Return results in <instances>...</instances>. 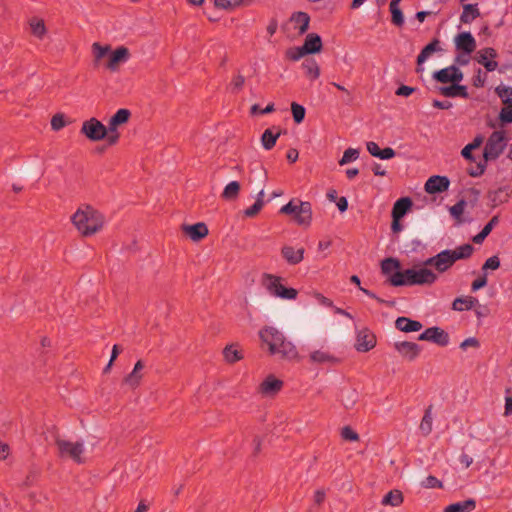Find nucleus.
<instances>
[{
	"instance_id": "nucleus-1",
	"label": "nucleus",
	"mask_w": 512,
	"mask_h": 512,
	"mask_svg": "<svg viewBox=\"0 0 512 512\" xmlns=\"http://www.w3.org/2000/svg\"><path fill=\"white\" fill-rule=\"evenodd\" d=\"M507 145V138L504 131H494L488 138L484 151L483 159L471 165L467 171L472 177H478L482 175L486 168V163L491 160L497 159L503 152Z\"/></svg>"
},
{
	"instance_id": "nucleus-2",
	"label": "nucleus",
	"mask_w": 512,
	"mask_h": 512,
	"mask_svg": "<svg viewBox=\"0 0 512 512\" xmlns=\"http://www.w3.org/2000/svg\"><path fill=\"white\" fill-rule=\"evenodd\" d=\"M261 340L268 345L271 355H279L283 359H295L298 356L296 346L287 341L284 335L274 327H266L260 331Z\"/></svg>"
},
{
	"instance_id": "nucleus-3",
	"label": "nucleus",
	"mask_w": 512,
	"mask_h": 512,
	"mask_svg": "<svg viewBox=\"0 0 512 512\" xmlns=\"http://www.w3.org/2000/svg\"><path fill=\"white\" fill-rule=\"evenodd\" d=\"M72 223L83 236H91L104 225V216L90 205L78 208L71 217Z\"/></svg>"
},
{
	"instance_id": "nucleus-4",
	"label": "nucleus",
	"mask_w": 512,
	"mask_h": 512,
	"mask_svg": "<svg viewBox=\"0 0 512 512\" xmlns=\"http://www.w3.org/2000/svg\"><path fill=\"white\" fill-rule=\"evenodd\" d=\"M437 276L427 268L419 270L407 269L405 271H396L389 277L388 282L391 286L399 287L405 285H424L435 282Z\"/></svg>"
},
{
	"instance_id": "nucleus-5",
	"label": "nucleus",
	"mask_w": 512,
	"mask_h": 512,
	"mask_svg": "<svg viewBox=\"0 0 512 512\" xmlns=\"http://www.w3.org/2000/svg\"><path fill=\"white\" fill-rule=\"evenodd\" d=\"M263 285L267 291L277 298L294 300L298 295V291L292 287H285L282 282L284 279L269 273L263 274Z\"/></svg>"
},
{
	"instance_id": "nucleus-6",
	"label": "nucleus",
	"mask_w": 512,
	"mask_h": 512,
	"mask_svg": "<svg viewBox=\"0 0 512 512\" xmlns=\"http://www.w3.org/2000/svg\"><path fill=\"white\" fill-rule=\"evenodd\" d=\"M55 444L59 450V455L61 457H69L77 464H83L85 459L82 457L84 452V444L83 442H70L67 440H63L57 438Z\"/></svg>"
},
{
	"instance_id": "nucleus-7",
	"label": "nucleus",
	"mask_w": 512,
	"mask_h": 512,
	"mask_svg": "<svg viewBox=\"0 0 512 512\" xmlns=\"http://www.w3.org/2000/svg\"><path fill=\"white\" fill-rule=\"evenodd\" d=\"M80 132L90 141H100L106 138L108 129L97 118H90L82 123Z\"/></svg>"
},
{
	"instance_id": "nucleus-8",
	"label": "nucleus",
	"mask_w": 512,
	"mask_h": 512,
	"mask_svg": "<svg viewBox=\"0 0 512 512\" xmlns=\"http://www.w3.org/2000/svg\"><path fill=\"white\" fill-rule=\"evenodd\" d=\"M455 46L458 51L463 52L464 57L463 60H461L460 57H458V63L466 64L468 62L470 54L476 48V42L470 32H463L455 37Z\"/></svg>"
},
{
	"instance_id": "nucleus-9",
	"label": "nucleus",
	"mask_w": 512,
	"mask_h": 512,
	"mask_svg": "<svg viewBox=\"0 0 512 512\" xmlns=\"http://www.w3.org/2000/svg\"><path fill=\"white\" fill-rule=\"evenodd\" d=\"M496 91L503 102L500 119L504 123H512V88L499 86Z\"/></svg>"
},
{
	"instance_id": "nucleus-10",
	"label": "nucleus",
	"mask_w": 512,
	"mask_h": 512,
	"mask_svg": "<svg viewBox=\"0 0 512 512\" xmlns=\"http://www.w3.org/2000/svg\"><path fill=\"white\" fill-rule=\"evenodd\" d=\"M130 56L131 54L127 47L119 46L110 52L105 67L111 72H116L119 70L120 64L127 62L130 59Z\"/></svg>"
},
{
	"instance_id": "nucleus-11",
	"label": "nucleus",
	"mask_w": 512,
	"mask_h": 512,
	"mask_svg": "<svg viewBox=\"0 0 512 512\" xmlns=\"http://www.w3.org/2000/svg\"><path fill=\"white\" fill-rule=\"evenodd\" d=\"M377 343L375 334L368 328L358 331L356 336L355 348L358 352H368L372 350Z\"/></svg>"
},
{
	"instance_id": "nucleus-12",
	"label": "nucleus",
	"mask_w": 512,
	"mask_h": 512,
	"mask_svg": "<svg viewBox=\"0 0 512 512\" xmlns=\"http://www.w3.org/2000/svg\"><path fill=\"white\" fill-rule=\"evenodd\" d=\"M418 340L430 341L439 346H446L448 344V333L439 327H430L419 335Z\"/></svg>"
},
{
	"instance_id": "nucleus-13",
	"label": "nucleus",
	"mask_w": 512,
	"mask_h": 512,
	"mask_svg": "<svg viewBox=\"0 0 512 512\" xmlns=\"http://www.w3.org/2000/svg\"><path fill=\"white\" fill-rule=\"evenodd\" d=\"M297 212L293 216V220L298 225L310 226L312 221V205L307 201L298 200Z\"/></svg>"
},
{
	"instance_id": "nucleus-14",
	"label": "nucleus",
	"mask_w": 512,
	"mask_h": 512,
	"mask_svg": "<svg viewBox=\"0 0 512 512\" xmlns=\"http://www.w3.org/2000/svg\"><path fill=\"white\" fill-rule=\"evenodd\" d=\"M283 381L274 375H268L259 386V392L265 396H274L283 388Z\"/></svg>"
},
{
	"instance_id": "nucleus-15",
	"label": "nucleus",
	"mask_w": 512,
	"mask_h": 512,
	"mask_svg": "<svg viewBox=\"0 0 512 512\" xmlns=\"http://www.w3.org/2000/svg\"><path fill=\"white\" fill-rule=\"evenodd\" d=\"M497 57V52L494 48H484L477 52V61L483 65L487 71L492 72L497 69L498 63L493 59Z\"/></svg>"
},
{
	"instance_id": "nucleus-16",
	"label": "nucleus",
	"mask_w": 512,
	"mask_h": 512,
	"mask_svg": "<svg viewBox=\"0 0 512 512\" xmlns=\"http://www.w3.org/2000/svg\"><path fill=\"white\" fill-rule=\"evenodd\" d=\"M181 229L192 241L195 242L202 240L209 233L207 225L203 222H198L193 225L183 224Z\"/></svg>"
},
{
	"instance_id": "nucleus-17",
	"label": "nucleus",
	"mask_w": 512,
	"mask_h": 512,
	"mask_svg": "<svg viewBox=\"0 0 512 512\" xmlns=\"http://www.w3.org/2000/svg\"><path fill=\"white\" fill-rule=\"evenodd\" d=\"M424 189L428 194H436L448 190V176L433 175L429 177Z\"/></svg>"
},
{
	"instance_id": "nucleus-18",
	"label": "nucleus",
	"mask_w": 512,
	"mask_h": 512,
	"mask_svg": "<svg viewBox=\"0 0 512 512\" xmlns=\"http://www.w3.org/2000/svg\"><path fill=\"white\" fill-rule=\"evenodd\" d=\"M395 349L405 358L412 361L421 352V347L415 343V342H409V341H403V342H396L395 343Z\"/></svg>"
},
{
	"instance_id": "nucleus-19",
	"label": "nucleus",
	"mask_w": 512,
	"mask_h": 512,
	"mask_svg": "<svg viewBox=\"0 0 512 512\" xmlns=\"http://www.w3.org/2000/svg\"><path fill=\"white\" fill-rule=\"evenodd\" d=\"M305 249L303 247L295 249L292 246L284 245L281 248V255L289 265H297L304 259Z\"/></svg>"
},
{
	"instance_id": "nucleus-20",
	"label": "nucleus",
	"mask_w": 512,
	"mask_h": 512,
	"mask_svg": "<svg viewBox=\"0 0 512 512\" xmlns=\"http://www.w3.org/2000/svg\"><path fill=\"white\" fill-rule=\"evenodd\" d=\"M367 151L373 156L381 160H388L396 155V152L391 147L381 149L376 142L369 141L366 143Z\"/></svg>"
},
{
	"instance_id": "nucleus-21",
	"label": "nucleus",
	"mask_w": 512,
	"mask_h": 512,
	"mask_svg": "<svg viewBox=\"0 0 512 512\" xmlns=\"http://www.w3.org/2000/svg\"><path fill=\"white\" fill-rule=\"evenodd\" d=\"M282 134L280 127L273 126L272 128L266 129L261 135V144L264 149L271 150L275 144L277 139Z\"/></svg>"
},
{
	"instance_id": "nucleus-22",
	"label": "nucleus",
	"mask_w": 512,
	"mask_h": 512,
	"mask_svg": "<svg viewBox=\"0 0 512 512\" xmlns=\"http://www.w3.org/2000/svg\"><path fill=\"white\" fill-rule=\"evenodd\" d=\"M437 51H443L440 47V42L437 38H434L430 43H428L417 56V72L421 70L420 66L426 61V59Z\"/></svg>"
},
{
	"instance_id": "nucleus-23",
	"label": "nucleus",
	"mask_w": 512,
	"mask_h": 512,
	"mask_svg": "<svg viewBox=\"0 0 512 512\" xmlns=\"http://www.w3.org/2000/svg\"><path fill=\"white\" fill-rule=\"evenodd\" d=\"M302 46L307 55H309L321 52L323 43L320 35L317 33H310L306 36Z\"/></svg>"
},
{
	"instance_id": "nucleus-24",
	"label": "nucleus",
	"mask_w": 512,
	"mask_h": 512,
	"mask_svg": "<svg viewBox=\"0 0 512 512\" xmlns=\"http://www.w3.org/2000/svg\"><path fill=\"white\" fill-rule=\"evenodd\" d=\"M223 356L229 364H234L244 358L243 350L238 343L226 345L223 349Z\"/></svg>"
},
{
	"instance_id": "nucleus-25",
	"label": "nucleus",
	"mask_w": 512,
	"mask_h": 512,
	"mask_svg": "<svg viewBox=\"0 0 512 512\" xmlns=\"http://www.w3.org/2000/svg\"><path fill=\"white\" fill-rule=\"evenodd\" d=\"M413 202L409 197L399 198L393 205L391 217L402 219L412 208Z\"/></svg>"
},
{
	"instance_id": "nucleus-26",
	"label": "nucleus",
	"mask_w": 512,
	"mask_h": 512,
	"mask_svg": "<svg viewBox=\"0 0 512 512\" xmlns=\"http://www.w3.org/2000/svg\"><path fill=\"white\" fill-rule=\"evenodd\" d=\"M395 327L402 332H416L422 329L423 325L417 320L408 317H398L395 321Z\"/></svg>"
},
{
	"instance_id": "nucleus-27",
	"label": "nucleus",
	"mask_w": 512,
	"mask_h": 512,
	"mask_svg": "<svg viewBox=\"0 0 512 512\" xmlns=\"http://www.w3.org/2000/svg\"><path fill=\"white\" fill-rule=\"evenodd\" d=\"M474 251V247L471 244H463L456 247L454 250H450V266H452L457 260L469 258Z\"/></svg>"
},
{
	"instance_id": "nucleus-28",
	"label": "nucleus",
	"mask_w": 512,
	"mask_h": 512,
	"mask_svg": "<svg viewBox=\"0 0 512 512\" xmlns=\"http://www.w3.org/2000/svg\"><path fill=\"white\" fill-rule=\"evenodd\" d=\"M425 263L427 265L435 266L439 272L446 271L448 269V249H445L436 256L429 258Z\"/></svg>"
},
{
	"instance_id": "nucleus-29",
	"label": "nucleus",
	"mask_w": 512,
	"mask_h": 512,
	"mask_svg": "<svg viewBox=\"0 0 512 512\" xmlns=\"http://www.w3.org/2000/svg\"><path fill=\"white\" fill-rule=\"evenodd\" d=\"M511 189L509 186L499 187L491 191L489 197L495 206L507 202L510 198Z\"/></svg>"
},
{
	"instance_id": "nucleus-30",
	"label": "nucleus",
	"mask_w": 512,
	"mask_h": 512,
	"mask_svg": "<svg viewBox=\"0 0 512 512\" xmlns=\"http://www.w3.org/2000/svg\"><path fill=\"white\" fill-rule=\"evenodd\" d=\"M400 2L401 0H391L389 4L391 22L397 27H402L404 24V15L399 7Z\"/></svg>"
},
{
	"instance_id": "nucleus-31",
	"label": "nucleus",
	"mask_w": 512,
	"mask_h": 512,
	"mask_svg": "<svg viewBox=\"0 0 512 512\" xmlns=\"http://www.w3.org/2000/svg\"><path fill=\"white\" fill-rule=\"evenodd\" d=\"M480 16V11L477 4H465L463 5V12L460 16L462 23L468 24L474 21Z\"/></svg>"
},
{
	"instance_id": "nucleus-32",
	"label": "nucleus",
	"mask_w": 512,
	"mask_h": 512,
	"mask_svg": "<svg viewBox=\"0 0 512 512\" xmlns=\"http://www.w3.org/2000/svg\"><path fill=\"white\" fill-rule=\"evenodd\" d=\"M291 20L295 23L299 34H304L309 28L310 16L306 12H295Z\"/></svg>"
},
{
	"instance_id": "nucleus-33",
	"label": "nucleus",
	"mask_w": 512,
	"mask_h": 512,
	"mask_svg": "<svg viewBox=\"0 0 512 512\" xmlns=\"http://www.w3.org/2000/svg\"><path fill=\"white\" fill-rule=\"evenodd\" d=\"M302 67L305 70V75L311 79L316 80L320 76V68L316 60L313 58L305 59L302 63Z\"/></svg>"
},
{
	"instance_id": "nucleus-34",
	"label": "nucleus",
	"mask_w": 512,
	"mask_h": 512,
	"mask_svg": "<svg viewBox=\"0 0 512 512\" xmlns=\"http://www.w3.org/2000/svg\"><path fill=\"white\" fill-rule=\"evenodd\" d=\"M478 303V300L472 296H465L461 298H456L453 301L452 308L457 311H465L470 310Z\"/></svg>"
},
{
	"instance_id": "nucleus-35",
	"label": "nucleus",
	"mask_w": 512,
	"mask_h": 512,
	"mask_svg": "<svg viewBox=\"0 0 512 512\" xmlns=\"http://www.w3.org/2000/svg\"><path fill=\"white\" fill-rule=\"evenodd\" d=\"M350 281L354 284H356L359 289L365 294L367 295L368 297L372 298V299H375L378 303H381V304H385L389 307H394L395 306V301L394 300H384L380 297H378L374 292L368 290V289H365V288H362L360 286V278L357 276V275H352L350 277Z\"/></svg>"
},
{
	"instance_id": "nucleus-36",
	"label": "nucleus",
	"mask_w": 512,
	"mask_h": 512,
	"mask_svg": "<svg viewBox=\"0 0 512 512\" xmlns=\"http://www.w3.org/2000/svg\"><path fill=\"white\" fill-rule=\"evenodd\" d=\"M240 189V183L238 181H232L225 186L221 197L227 201L235 200L239 196Z\"/></svg>"
},
{
	"instance_id": "nucleus-37",
	"label": "nucleus",
	"mask_w": 512,
	"mask_h": 512,
	"mask_svg": "<svg viewBox=\"0 0 512 512\" xmlns=\"http://www.w3.org/2000/svg\"><path fill=\"white\" fill-rule=\"evenodd\" d=\"M403 503V494L400 490L389 491L382 499V505L399 506Z\"/></svg>"
},
{
	"instance_id": "nucleus-38",
	"label": "nucleus",
	"mask_w": 512,
	"mask_h": 512,
	"mask_svg": "<svg viewBox=\"0 0 512 512\" xmlns=\"http://www.w3.org/2000/svg\"><path fill=\"white\" fill-rule=\"evenodd\" d=\"M400 261L396 258H385L381 262V271L384 275H393L392 272L399 271Z\"/></svg>"
},
{
	"instance_id": "nucleus-39",
	"label": "nucleus",
	"mask_w": 512,
	"mask_h": 512,
	"mask_svg": "<svg viewBox=\"0 0 512 512\" xmlns=\"http://www.w3.org/2000/svg\"><path fill=\"white\" fill-rule=\"evenodd\" d=\"M30 28L32 34L38 39H43L47 32L44 20L38 18H33L30 20Z\"/></svg>"
},
{
	"instance_id": "nucleus-40",
	"label": "nucleus",
	"mask_w": 512,
	"mask_h": 512,
	"mask_svg": "<svg viewBox=\"0 0 512 512\" xmlns=\"http://www.w3.org/2000/svg\"><path fill=\"white\" fill-rule=\"evenodd\" d=\"M475 507V500L467 499L462 502L450 504V512H471L475 509Z\"/></svg>"
},
{
	"instance_id": "nucleus-41",
	"label": "nucleus",
	"mask_w": 512,
	"mask_h": 512,
	"mask_svg": "<svg viewBox=\"0 0 512 512\" xmlns=\"http://www.w3.org/2000/svg\"><path fill=\"white\" fill-rule=\"evenodd\" d=\"M310 357H311L312 361L317 362V363H325V362L338 363L339 362V360L336 357H334L326 352L320 351V350H317V351H314L313 353H311Z\"/></svg>"
},
{
	"instance_id": "nucleus-42",
	"label": "nucleus",
	"mask_w": 512,
	"mask_h": 512,
	"mask_svg": "<svg viewBox=\"0 0 512 512\" xmlns=\"http://www.w3.org/2000/svg\"><path fill=\"white\" fill-rule=\"evenodd\" d=\"M482 142H483V138L481 136L475 137V139L471 143H469L462 149L461 155L465 159L473 160L472 150L479 148L481 146Z\"/></svg>"
},
{
	"instance_id": "nucleus-43",
	"label": "nucleus",
	"mask_w": 512,
	"mask_h": 512,
	"mask_svg": "<svg viewBox=\"0 0 512 512\" xmlns=\"http://www.w3.org/2000/svg\"><path fill=\"white\" fill-rule=\"evenodd\" d=\"M131 117L130 110L126 108L119 109L111 118L110 121L117 124L118 126L123 125L129 121Z\"/></svg>"
},
{
	"instance_id": "nucleus-44",
	"label": "nucleus",
	"mask_w": 512,
	"mask_h": 512,
	"mask_svg": "<svg viewBox=\"0 0 512 512\" xmlns=\"http://www.w3.org/2000/svg\"><path fill=\"white\" fill-rule=\"evenodd\" d=\"M143 375L136 371H131L128 375H126L123 379V384L129 386L131 389H136L142 380Z\"/></svg>"
},
{
	"instance_id": "nucleus-45",
	"label": "nucleus",
	"mask_w": 512,
	"mask_h": 512,
	"mask_svg": "<svg viewBox=\"0 0 512 512\" xmlns=\"http://www.w3.org/2000/svg\"><path fill=\"white\" fill-rule=\"evenodd\" d=\"M291 112H292L293 120L296 124H300L304 121L305 115H306V109L304 106H302L296 102H292L291 103Z\"/></svg>"
},
{
	"instance_id": "nucleus-46",
	"label": "nucleus",
	"mask_w": 512,
	"mask_h": 512,
	"mask_svg": "<svg viewBox=\"0 0 512 512\" xmlns=\"http://www.w3.org/2000/svg\"><path fill=\"white\" fill-rule=\"evenodd\" d=\"M419 428L424 435H428L431 432V430H432L431 407L426 409Z\"/></svg>"
},
{
	"instance_id": "nucleus-47",
	"label": "nucleus",
	"mask_w": 512,
	"mask_h": 512,
	"mask_svg": "<svg viewBox=\"0 0 512 512\" xmlns=\"http://www.w3.org/2000/svg\"><path fill=\"white\" fill-rule=\"evenodd\" d=\"M111 50L110 45L102 46L99 42H95L92 44V53L93 57L97 59H102L105 57Z\"/></svg>"
},
{
	"instance_id": "nucleus-48",
	"label": "nucleus",
	"mask_w": 512,
	"mask_h": 512,
	"mask_svg": "<svg viewBox=\"0 0 512 512\" xmlns=\"http://www.w3.org/2000/svg\"><path fill=\"white\" fill-rule=\"evenodd\" d=\"M359 157V150L348 148L344 151L342 158L339 160V165L343 166Z\"/></svg>"
},
{
	"instance_id": "nucleus-49",
	"label": "nucleus",
	"mask_w": 512,
	"mask_h": 512,
	"mask_svg": "<svg viewBox=\"0 0 512 512\" xmlns=\"http://www.w3.org/2000/svg\"><path fill=\"white\" fill-rule=\"evenodd\" d=\"M305 55H307V53L304 50L303 46L289 48L286 51V57L291 61H298L300 58H302Z\"/></svg>"
},
{
	"instance_id": "nucleus-50",
	"label": "nucleus",
	"mask_w": 512,
	"mask_h": 512,
	"mask_svg": "<svg viewBox=\"0 0 512 512\" xmlns=\"http://www.w3.org/2000/svg\"><path fill=\"white\" fill-rule=\"evenodd\" d=\"M449 95L450 97L466 98L468 96L467 87L459 85L457 83L450 84Z\"/></svg>"
},
{
	"instance_id": "nucleus-51",
	"label": "nucleus",
	"mask_w": 512,
	"mask_h": 512,
	"mask_svg": "<svg viewBox=\"0 0 512 512\" xmlns=\"http://www.w3.org/2000/svg\"><path fill=\"white\" fill-rule=\"evenodd\" d=\"M465 206L466 202L464 200H461L452 207H450V215H452L457 220L458 224L462 222L461 215L464 211Z\"/></svg>"
},
{
	"instance_id": "nucleus-52",
	"label": "nucleus",
	"mask_w": 512,
	"mask_h": 512,
	"mask_svg": "<svg viewBox=\"0 0 512 512\" xmlns=\"http://www.w3.org/2000/svg\"><path fill=\"white\" fill-rule=\"evenodd\" d=\"M243 0H214V5L219 9H231L242 4Z\"/></svg>"
},
{
	"instance_id": "nucleus-53",
	"label": "nucleus",
	"mask_w": 512,
	"mask_h": 512,
	"mask_svg": "<svg viewBox=\"0 0 512 512\" xmlns=\"http://www.w3.org/2000/svg\"><path fill=\"white\" fill-rule=\"evenodd\" d=\"M65 126H66V121H65V118H64L63 114L57 113V114H55L52 117V119H51V128L54 131H59L60 129H62Z\"/></svg>"
},
{
	"instance_id": "nucleus-54",
	"label": "nucleus",
	"mask_w": 512,
	"mask_h": 512,
	"mask_svg": "<svg viewBox=\"0 0 512 512\" xmlns=\"http://www.w3.org/2000/svg\"><path fill=\"white\" fill-rule=\"evenodd\" d=\"M274 110H275L274 103H269L265 108H261L260 105L254 104L250 108V113L252 115H255V114L264 115V114L272 113Z\"/></svg>"
},
{
	"instance_id": "nucleus-55",
	"label": "nucleus",
	"mask_w": 512,
	"mask_h": 512,
	"mask_svg": "<svg viewBox=\"0 0 512 512\" xmlns=\"http://www.w3.org/2000/svg\"><path fill=\"white\" fill-rule=\"evenodd\" d=\"M262 208H263V205H261V201L260 200L255 201V203L252 206L246 208L243 211V214L247 218H253L259 214V212L261 211Z\"/></svg>"
},
{
	"instance_id": "nucleus-56",
	"label": "nucleus",
	"mask_w": 512,
	"mask_h": 512,
	"mask_svg": "<svg viewBox=\"0 0 512 512\" xmlns=\"http://www.w3.org/2000/svg\"><path fill=\"white\" fill-rule=\"evenodd\" d=\"M299 205V202L298 200L295 201L294 199L290 200L287 204H285L284 206H282L280 208V213L281 214H286V215H292L294 216L295 212H297V206Z\"/></svg>"
},
{
	"instance_id": "nucleus-57",
	"label": "nucleus",
	"mask_w": 512,
	"mask_h": 512,
	"mask_svg": "<svg viewBox=\"0 0 512 512\" xmlns=\"http://www.w3.org/2000/svg\"><path fill=\"white\" fill-rule=\"evenodd\" d=\"M341 436L343 439L348 441H358L359 435L356 431H354L351 427L345 426L342 428Z\"/></svg>"
},
{
	"instance_id": "nucleus-58",
	"label": "nucleus",
	"mask_w": 512,
	"mask_h": 512,
	"mask_svg": "<svg viewBox=\"0 0 512 512\" xmlns=\"http://www.w3.org/2000/svg\"><path fill=\"white\" fill-rule=\"evenodd\" d=\"M433 79L442 84H448V67L440 69L433 73Z\"/></svg>"
},
{
	"instance_id": "nucleus-59",
	"label": "nucleus",
	"mask_w": 512,
	"mask_h": 512,
	"mask_svg": "<svg viewBox=\"0 0 512 512\" xmlns=\"http://www.w3.org/2000/svg\"><path fill=\"white\" fill-rule=\"evenodd\" d=\"M245 83V78L240 73L234 76L230 82V86L232 87L233 91H240Z\"/></svg>"
},
{
	"instance_id": "nucleus-60",
	"label": "nucleus",
	"mask_w": 512,
	"mask_h": 512,
	"mask_svg": "<svg viewBox=\"0 0 512 512\" xmlns=\"http://www.w3.org/2000/svg\"><path fill=\"white\" fill-rule=\"evenodd\" d=\"M422 485L425 488H441L442 482L435 476L430 475L422 482Z\"/></svg>"
},
{
	"instance_id": "nucleus-61",
	"label": "nucleus",
	"mask_w": 512,
	"mask_h": 512,
	"mask_svg": "<svg viewBox=\"0 0 512 512\" xmlns=\"http://www.w3.org/2000/svg\"><path fill=\"white\" fill-rule=\"evenodd\" d=\"M499 267H500V260H499L498 256H492L485 261L484 265L482 266V270H487V269L496 270Z\"/></svg>"
},
{
	"instance_id": "nucleus-62",
	"label": "nucleus",
	"mask_w": 512,
	"mask_h": 512,
	"mask_svg": "<svg viewBox=\"0 0 512 512\" xmlns=\"http://www.w3.org/2000/svg\"><path fill=\"white\" fill-rule=\"evenodd\" d=\"M479 346L480 342L475 337L467 338L460 344V348L462 350H466L468 347L478 348Z\"/></svg>"
},
{
	"instance_id": "nucleus-63",
	"label": "nucleus",
	"mask_w": 512,
	"mask_h": 512,
	"mask_svg": "<svg viewBox=\"0 0 512 512\" xmlns=\"http://www.w3.org/2000/svg\"><path fill=\"white\" fill-rule=\"evenodd\" d=\"M414 91H415V88H413V87L406 86V85H401L400 87H398V88H397V90L395 91V94H396L397 96H404V97H408V96H410Z\"/></svg>"
},
{
	"instance_id": "nucleus-64",
	"label": "nucleus",
	"mask_w": 512,
	"mask_h": 512,
	"mask_svg": "<svg viewBox=\"0 0 512 512\" xmlns=\"http://www.w3.org/2000/svg\"><path fill=\"white\" fill-rule=\"evenodd\" d=\"M499 223V216L495 215L493 216L490 221L484 226V228L482 229V231L488 236L490 234V232L492 231V229L498 225Z\"/></svg>"
}]
</instances>
